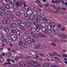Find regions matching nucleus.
I'll return each mask as SVG.
<instances>
[{
    "label": "nucleus",
    "mask_w": 67,
    "mask_h": 67,
    "mask_svg": "<svg viewBox=\"0 0 67 67\" xmlns=\"http://www.w3.org/2000/svg\"><path fill=\"white\" fill-rule=\"evenodd\" d=\"M31 64L34 66V67H38L41 66V64L38 63L36 61H32L31 62Z\"/></svg>",
    "instance_id": "f257e3e1"
},
{
    "label": "nucleus",
    "mask_w": 67,
    "mask_h": 67,
    "mask_svg": "<svg viewBox=\"0 0 67 67\" xmlns=\"http://www.w3.org/2000/svg\"><path fill=\"white\" fill-rule=\"evenodd\" d=\"M58 36L59 37H60L62 39H64V38H66L67 37V35L64 34H59Z\"/></svg>",
    "instance_id": "f03ea898"
},
{
    "label": "nucleus",
    "mask_w": 67,
    "mask_h": 67,
    "mask_svg": "<svg viewBox=\"0 0 67 67\" xmlns=\"http://www.w3.org/2000/svg\"><path fill=\"white\" fill-rule=\"evenodd\" d=\"M11 38L12 40L13 41H15L18 38L16 35H12L11 36Z\"/></svg>",
    "instance_id": "7ed1b4c3"
},
{
    "label": "nucleus",
    "mask_w": 67,
    "mask_h": 67,
    "mask_svg": "<svg viewBox=\"0 0 67 67\" xmlns=\"http://www.w3.org/2000/svg\"><path fill=\"white\" fill-rule=\"evenodd\" d=\"M10 26L11 27H12V28L14 29L16 27L17 25H16V24L13 23L10 24Z\"/></svg>",
    "instance_id": "20e7f679"
},
{
    "label": "nucleus",
    "mask_w": 67,
    "mask_h": 67,
    "mask_svg": "<svg viewBox=\"0 0 67 67\" xmlns=\"http://www.w3.org/2000/svg\"><path fill=\"white\" fill-rule=\"evenodd\" d=\"M20 4L21 5H23V4H24V6L25 7H26V4H25V2L24 1H21L20 2Z\"/></svg>",
    "instance_id": "39448f33"
},
{
    "label": "nucleus",
    "mask_w": 67,
    "mask_h": 67,
    "mask_svg": "<svg viewBox=\"0 0 67 67\" xmlns=\"http://www.w3.org/2000/svg\"><path fill=\"white\" fill-rule=\"evenodd\" d=\"M42 47V45L40 44H38L35 47V49H39V48H41Z\"/></svg>",
    "instance_id": "423d86ee"
},
{
    "label": "nucleus",
    "mask_w": 67,
    "mask_h": 67,
    "mask_svg": "<svg viewBox=\"0 0 67 67\" xmlns=\"http://www.w3.org/2000/svg\"><path fill=\"white\" fill-rule=\"evenodd\" d=\"M30 18L31 20L34 21V20H36V17L35 16H31Z\"/></svg>",
    "instance_id": "0eeeda50"
},
{
    "label": "nucleus",
    "mask_w": 67,
    "mask_h": 67,
    "mask_svg": "<svg viewBox=\"0 0 67 67\" xmlns=\"http://www.w3.org/2000/svg\"><path fill=\"white\" fill-rule=\"evenodd\" d=\"M7 16L8 18H10L13 16H14V14H12L9 15V14H7Z\"/></svg>",
    "instance_id": "6e6552de"
},
{
    "label": "nucleus",
    "mask_w": 67,
    "mask_h": 67,
    "mask_svg": "<svg viewBox=\"0 0 67 67\" xmlns=\"http://www.w3.org/2000/svg\"><path fill=\"white\" fill-rule=\"evenodd\" d=\"M24 16H26V18L27 20H29V18H30V17L29 16L30 15L29 14H26V13H25L24 14Z\"/></svg>",
    "instance_id": "1a4fd4ad"
},
{
    "label": "nucleus",
    "mask_w": 67,
    "mask_h": 67,
    "mask_svg": "<svg viewBox=\"0 0 67 67\" xmlns=\"http://www.w3.org/2000/svg\"><path fill=\"white\" fill-rule=\"evenodd\" d=\"M42 27H45L46 26V24L42 22L40 23Z\"/></svg>",
    "instance_id": "9d476101"
},
{
    "label": "nucleus",
    "mask_w": 67,
    "mask_h": 67,
    "mask_svg": "<svg viewBox=\"0 0 67 67\" xmlns=\"http://www.w3.org/2000/svg\"><path fill=\"white\" fill-rule=\"evenodd\" d=\"M39 36L41 38H43V37H45V36L42 33H40L39 35Z\"/></svg>",
    "instance_id": "9b49d317"
},
{
    "label": "nucleus",
    "mask_w": 67,
    "mask_h": 67,
    "mask_svg": "<svg viewBox=\"0 0 67 67\" xmlns=\"http://www.w3.org/2000/svg\"><path fill=\"white\" fill-rule=\"evenodd\" d=\"M11 54L10 52H9L6 54V56L7 57H11Z\"/></svg>",
    "instance_id": "f8f14e48"
},
{
    "label": "nucleus",
    "mask_w": 67,
    "mask_h": 67,
    "mask_svg": "<svg viewBox=\"0 0 67 67\" xmlns=\"http://www.w3.org/2000/svg\"><path fill=\"white\" fill-rule=\"evenodd\" d=\"M0 10L2 11H5V8L4 7H1L0 8Z\"/></svg>",
    "instance_id": "ddd939ff"
},
{
    "label": "nucleus",
    "mask_w": 67,
    "mask_h": 67,
    "mask_svg": "<svg viewBox=\"0 0 67 67\" xmlns=\"http://www.w3.org/2000/svg\"><path fill=\"white\" fill-rule=\"evenodd\" d=\"M32 26V23H27L26 24V27H28L29 26Z\"/></svg>",
    "instance_id": "4468645a"
},
{
    "label": "nucleus",
    "mask_w": 67,
    "mask_h": 67,
    "mask_svg": "<svg viewBox=\"0 0 67 67\" xmlns=\"http://www.w3.org/2000/svg\"><path fill=\"white\" fill-rule=\"evenodd\" d=\"M4 30L5 32H7V33H8V32H9V29L7 28H5L4 29Z\"/></svg>",
    "instance_id": "2eb2a0df"
},
{
    "label": "nucleus",
    "mask_w": 67,
    "mask_h": 67,
    "mask_svg": "<svg viewBox=\"0 0 67 67\" xmlns=\"http://www.w3.org/2000/svg\"><path fill=\"white\" fill-rule=\"evenodd\" d=\"M33 37L37 38L38 37V35L37 34H34L33 35Z\"/></svg>",
    "instance_id": "dca6fc26"
},
{
    "label": "nucleus",
    "mask_w": 67,
    "mask_h": 67,
    "mask_svg": "<svg viewBox=\"0 0 67 67\" xmlns=\"http://www.w3.org/2000/svg\"><path fill=\"white\" fill-rule=\"evenodd\" d=\"M16 15L17 16H21V14L20 12H17L16 13Z\"/></svg>",
    "instance_id": "f3484780"
},
{
    "label": "nucleus",
    "mask_w": 67,
    "mask_h": 67,
    "mask_svg": "<svg viewBox=\"0 0 67 67\" xmlns=\"http://www.w3.org/2000/svg\"><path fill=\"white\" fill-rule=\"evenodd\" d=\"M10 6L8 4H6L5 6V9H9V8H10Z\"/></svg>",
    "instance_id": "a211bd4d"
},
{
    "label": "nucleus",
    "mask_w": 67,
    "mask_h": 67,
    "mask_svg": "<svg viewBox=\"0 0 67 67\" xmlns=\"http://www.w3.org/2000/svg\"><path fill=\"white\" fill-rule=\"evenodd\" d=\"M26 7H27V11L26 12V14H29V9H30V7L29 6H26Z\"/></svg>",
    "instance_id": "6ab92c4d"
},
{
    "label": "nucleus",
    "mask_w": 67,
    "mask_h": 67,
    "mask_svg": "<svg viewBox=\"0 0 67 67\" xmlns=\"http://www.w3.org/2000/svg\"><path fill=\"white\" fill-rule=\"evenodd\" d=\"M19 12L20 13V14H24V11L22 9L20 10L19 11Z\"/></svg>",
    "instance_id": "aec40b11"
},
{
    "label": "nucleus",
    "mask_w": 67,
    "mask_h": 67,
    "mask_svg": "<svg viewBox=\"0 0 67 67\" xmlns=\"http://www.w3.org/2000/svg\"><path fill=\"white\" fill-rule=\"evenodd\" d=\"M43 67H49V65L47 63L44 64L43 65Z\"/></svg>",
    "instance_id": "412c9836"
},
{
    "label": "nucleus",
    "mask_w": 67,
    "mask_h": 67,
    "mask_svg": "<svg viewBox=\"0 0 67 67\" xmlns=\"http://www.w3.org/2000/svg\"><path fill=\"white\" fill-rule=\"evenodd\" d=\"M12 20L13 21H17V20L18 19H17V18H16V17H14L12 18Z\"/></svg>",
    "instance_id": "4be33fe9"
},
{
    "label": "nucleus",
    "mask_w": 67,
    "mask_h": 67,
    "mask_svg": "<svg viewBox=\"0 0 67 67\" xmlns=\"http://www.w3.org/2000/svg\"><path fill=\"white\" fill-rule=\"evenodd\" d=\"M35 26L36 27V28L37 29H41V27L40 26V25L38 24H36Z\"/></svg>",
    "instance_id": "5701e85b"
},
{
    "label": "nucleus",
    "mask_w": 67,
    "mask_h": 67,
    "mask_svg": "<svg viewBox=\"0 0 67 67\" xmlns=\"http://www.w3.org/2000/svg\"><path fill=\"white\" fill-rule=\"evenodd\" d=\"M36 20V23H40L41 22V20H40V19H37V17Z\"/></svg>",
    "instance_id": "b1692460"
},
{
    "label": "nucleus",
    "mask_w": 67,
    "mask_h": 67,
    "mask_svg": "<svg viewBox=\"0 0 67 67\" xmlns=\"http://www.w3.org/2000/svg\"><path fill=\"white\" fill-rule=\"evenodd\" d=\"M51 27H51V26L49 25H46V27L47 29H51Z\"/></svg>",
    "instance_id": "393cba45"
},
{
    "label": "nucleus",
    "mask_w": 67,
    "mask_h": 67,
    "mask_svg": "<svg viewBox=\"0 0 67 67\" xmlns=\"http://www.w3.org/2000/svg\"><path fill=\"white\" fill-rule=\"evenodd\" d=\"M23 43L22 41H20L19 42V45H20V46H22V45H23Z\"/></svg>",
    "instance_id": "a878e982"
},
{
    "label": "nucleus",
    "mask_w": 67,
    "mask_h": 67,
    "mask_svg": "<svg viewBox=\"0 0 67 67\" xmlns=\"http://www.w3.org/2000/svg\"><path fill=\"white\" fill-rule=\"evenodd\" d=\"M17 30L18 31H21L22 29L20 26H18L17 27Z\"/></svg>",
    "instance_id": "bb28decb"
},
{
    "label": "nucleus",
    "mask_w": 67,
    "mask_h": 67,
    "mask_svg": "<svg viewBox=\"0 0 67 67\" xmlns=\"http://www.w3.org/2000/svg\"><path fill=\"white\" fill-rule=\"evenodd\" d=\"M7 24H9L11 23V21L10 20H6Z\"/></svg>",
    "instance_id": "cd10ccee"
},
{
    "label": "nucleus",
    "mask_w": 67,
    "mask_h": 67,
    "mask_svg": "<svg viewBox=\"0 0 67 67\" xmlns=\"http://www.w3.org/2000/svg\"><path fill=\"white\" fill-rule=\"evenodd\" d=\"M55 23L54 22L51 23H50L49 25L51 26H54L55 25Z\"/></svg>",
    "instance_id": "c85d7f7f"
},
{
    "label": "nucleus",
    "mask_w": 67,
    "mask_h": 67,
    "mask_svg": "<svg viewBox=\"0 0 67 67\" xmlns=\"http://www.w3.org/2000/svg\"><path fill=\"white\" fill-rule=\"evenodd\" d=\"M16 31L15 29H13L11 31V32L12 33H15Z\"/></svg>",
    "instance_id": "c756f323"
},
{
    "label": "nucleus",
    "mask_w": 67,
    "mask_h": 67,
    "mask_svg": "<svg viewBox=\"0 0 67 67\" xmlns=\"http://www.w3.org/2000/svg\"><path fill=\"white\" fill-rule=\"evenodd\" d=\"M2 22L4 24H7V20H3Z\"/></svg>",
    "instance_id": "7c9ffc66"
},
{
    "label": "nucleus",
    "mask_w": 67,
    "mask_h": 67,
    "mask_svg": "<svg viewBox=\"0 0 67 67\" xmlns=\"http://www.w3.org/2000/svg\"><path fill=\"white\" fill-rule=\"evenodd\" d=\"M42 30L43 32H45V31H46V30H47V29L45 27H42Z\"/></svg>",
    "instance_id": "2f4dec72"
},
{
    "label": "nucleus",
    "mask_w": 67,
    "mask_h": 67,
    "mask_svg": "<svg viewBox=\"0 0 67 67\" xmlns=\"http://www.w3.org/2000/svg\"><path fill=\"white\" fill-rule=\"evenodd\" d=\"M17 23H18V24H21V23H22V21H21V20H17Z\"/></svg>",
    "instance_id": "473e14b6"
},
{
    "label": "nucleus",
    "mask_w": 67,
    "mask_h": 67,
    "mask_svg": "<svg viewBox=\"0 0 67 67\" xmlns=\"http://www.w3.org/2000/svg\"><path fill=\"white\" fill-rule=\"evenodd\" d=\"M31 31H33V32H34V31L36 30V29L33 27H31Z\"/></svg>",
    "instance_id": "72a5a7b5"
},
{
    "label": "nucleus",
    "mask_w": 67,
    "mask_h": 67,
    "mask_svg": "<svg viewBox=\"0 0 67 67\" xmlns=\"http://www.w3.org/2000/svg\"><path fill=\"white\" fill-rule=\"evenodd\" d=\"M16 34L18 36H19L21 35V32L19 31H17L16 32Z\"/></svg>",
    "instance_id": "f704fd0d"
},
{
    "label": "nucleus",
    "mask_w": 67,
    "mask_h": 67,
    "mask_svg": "<svg viewBox=\"0 0 67 67\" xmlns=\"http://www.w3.org/2000/svg\"><path fill=\"white\" fill-rule=\"evenodd\" d=\"M59 12H60V10H57L55 11L54 13L56 14H58Z\"/></svg>",
    "instance_id": "c9c22d12"
},
{
    "label": "nucleus",
    "mask_w": 67,
    "mask_h": 67,
    "mask_svg": "<svg viewBox=\"0 0 67 67\" xmlns=\"http://www.w3.org/2000/svg\"><path fill=\"white\" fill-rule=\"evenodd\" d=\"M55 30H57V29L58 28V27L57 25H55L53 26Z\"/></svg>",
    "instance_id": "e433bc0d"
},
{
    "label": "nucleus",
    "mask_w": 67,
    "mask_h": 67,
    "mask_svg": "<svg viewBox=\"0 0 67 67\" xmlns=\"http://www.w3.org/2000/svg\"><path fill=\"white\" fill-rule=\"evenodd\" d=\"M33 15L34 16H37V12H34L33 13Z\"/></svg>",
    "instance_id": "4c0bfd02"
},
{
    "label": "nucleus",
    "mask_w": 67,
    "mask_h": 67,
    "mask_svg": "<svg viewBox=\"0 0 67 67\" xmlns=\"http://www.w3.org/2000/svg\"><path fill=\"white\" fill-rule=\"evenodd\" d=\"M24 63V61H23L21 60L20 61V63H19V64H20V65H21L23 64Z\"/></svg>",
    "instance_id": "58836bf2"
},
{
    "label": "nucleus",
    "mask_w": 67,
    "mask_h": 67,
    "mask_svg": "<svg viewBox=\"0 0 67 67\" xmlns=\"http://www.w3.org/2000/svg\"><path fill=\"white\" fill-rule=\"evenodd\" d=\"M27 38H28V37L26 36H24L23 37L24 39L25 40H27Z\"/></svg>",
    "instance_id": "ea45409f"
},
{
    "label": "nucleus",
    "mask_w": 67,
    "mask_h": 67,
    "mask_svg": "<svg viewBox=\"0 0 67 67\" xmlns=\"http://www.w3.org/2000/svg\"><path fill=\"white\" fill-rule=\"evenodd\" d=\"M30 8L31 10H34L35 8L33 6H30Z\"/></svg>",
    "instance_id": "a19ab883"
},
{
    "label": "nucleus",
    "mask_w": 67,
    "mask_h": 67,
    "mask_svg": "<svg viewBox=\"0 0 67 67\" xmlns=\"http://www.w3.org/2000/svg\"><path fill=\"white\" fill-rule=\"evenodd\" d=\"M47 31L48 33H49V34H51V33L52 32V30H47Z\"/></svg>",
    "instance_id": "79ce46f5"
},
{
    "label": "nucleus",
    "mask_w": 67,
    "mask_h": 67,
    "mask_svg": "<svg viewBox=\"0 0 67 67\" xmlns=\"http://www.w3.org/2000/svg\"><path fill=\"white\" fill-rule=\"evenodd\" d=\"M12 3H13V4H15L16 3V0H12Z\"/></svg>",
    "instance_id": "37998d69"
},
{
    "label": "nucleus",
    "mask_w": 67,
    "mask_h": 67,
    "mask_svg": "<svg viewBox=\"0 0 67 67\" xmlns=\"http://www.w3.org/2000/svg\"><path fill=\"white\" fill-rule=\"evenodd\" d=\"M27 65L28 66H29V67H31V64L29 62L27 63Z\"/></svg>",
    "instance_id": "c03bdc74"
},
{
    "label": "nucleus",
    "mask_w": 67,
    "mask_h": 67,
    "mask_svg": "<svg viewBox=\"0 0 67 67\" xmlns=\"http://www.w3.org/2000/svg\"><path fill=\"white\" fill-rule=\"evenodd\" d=\"M4 62V59L3 58L0 59V63H2Z\"/></svg>",
    "instance_id": "a18cd8bd"
},
{
    "label": "nucleus",
    "mask_w": 67,
    "mask_h": 67,
    "mask_svg": "<svg viewBox=\"0 0 67 67\" xmlns=\"http://www.w3.org/2000/svg\"><path fill=\"white\" fill-rule=\"evenodd\" d=\"M21 26L24 27V26H25V23H22L21 24Z\"/></svg>",
    "instance_id": "49530a36"
},
{
    "label": "nucleus",
    "mask_w": 67,
    "mask_h": 67,
    "mask_svg": "<svg viewBox=\"0 0 67 67\" xmlns=\"http://www.w3.org/2000/svg\"><path fill=\"white\" fill-rule=\"evenodd\" d=\"M31 41L32 42V43H35V40L34 38H32L31 40Z\"/></svg>",
    "instance_id": "de8ad7c7"
},
{
    "label": "nucleus",
    "mask_w": 67,
    "mask_h": 67,
    "mask_svg": "<svg viewBox=\"0 0 67 67\" xmlns=\"http://www.w3.org/2000/svg\"><path fill=\"white\" fill-rule=\"evenodd\" d=\"M19 58L18 57L17 58H16L15 59V60L16 62H18V60H19Z\"/></svg>",
    "instance_id": "09e8293b"
},
{
    "label": "nucleus",
    "mask_w": 67,
    "mask_h": 67,
    "mask_svg": "<svg viewBox=\"0 0 67 67\" xmlns=\"http://www.w3.org/2000/svg\"><path fill=\"white\" fill-rule=\"evenodd\" d=\"M13 8L14 9H15L16 10L18 9V7L16 6L15 5L13 6Z\"/></svg>",
    "instance_id": "8fccbe9b"
},
{
    "label": "nucleus",
    "mask_w": 67,
    "mask_h": 67,
    "mask_svg": "<svg viewBox=\"0 0 67 67\" xmlns=\"http://www.w3.org/2000/svg\"><path fill=\"white\" fill-rule=\"evenodd\" d=\"M27 43L28 44H31L32 43V42H31V41H30L28 40Z\"/></svg>",
    "instance_id": "3c124183"
},
{
    "label": "nucleus",
    "mask_w": 67,
    "mask_h": 67,
    "mask_svg": "<svg viewBox=\"0 0 67 67\" xmlns=\"http://www.w3.org/2000/svg\"><path fill=\"white\" fill-rule=\"evenodd\" d=\"M3 13L2 12L0 11V15H1V16H3Z\"/></svg>",
    "instance_id": "603ef678"
},
{
    "label": "nucleus",
    "mask_w": 67,
    "mask_h": 67,
    "mask_svg": "<svg viewBox=\"0 0 67 67\" xmlns=\"http://www.w3.org/2000/svg\"><path fill=\"white\" fill-rule=\"evenodd\" d=\"M51 45H52V46H56V45L55 43H51Z\"/></svg>",
    "instance_id": "864d4df0"
},
{
    "label": "nucleus",
    "mask_w": 67,
    "mask_h": 67,
    "mask_svg": "<svg viewBox=\"0 0 67 67\" xmlns=\"http://www.w3.org/2000/svg\"><path fill=\"white\" fill-rule=\"evenodd\" d=\"M40 15H43L44 14V13L43 12H41L40 13Z\"/></svg>",
    "instance_id": "5fc2aeb1"
},
{
    "label": "nucleus",
    "mask_w": 67,
    "mask_h": 67,
    "mask_svg": "<svg viewBox=\"0 0 67 67\" xmlns=\"http://www.w3.org/2000/svg\"><path fill=\"white\" fill-rule=\"evenodd\" d=\"M26 22H27V23H30L31 21H30V20L29 19H27L26 20Z\"/></svg>",
    "instance_id": "6e6d98bb"
},
{
    "label": "nucleus",
    "mask_w": 67,
    "mask_h": 67,
    "mask_svg": "<svg viewBox=\"0 0 67 67\" xmlns=\"http://www.w3.org/2000/svg\"><path fill=\"white\" fill-rule=\"evenodd\" d=\"M40 55H41V56H43V57H44V56H45V55L44 54H43L42 53H40Z\"/></svg>",
    "instance_id": "4d7b16f0"
},
{
    "label": "nucleus",
    "mask_w": 67,
    "mask_h": 67,
    "mask_svg": "<svg viewBox=\"0 0 67 67\" xmlns=\"http://www.w3.org/2000/svg\"><path fill=\"white\" fill-rule=\"evenodd\" d=\"M10 34L9 33H8L7 34V37H9L10 36Z\"/></svg>",
    "instance_id": "13d9d810"
},
{
    "label": "nucleus",
    "mask_w": 67,
    "mask_h": 67,
    "mask_svg": "<svg viewBox=\"0 0 67 67\" xmlns=\"http://www.w3.org/2000/svg\"><path fill=\"white\" fill-rule=\"evenodd\" d=\"M46 23H49L51 22V21H50V20H46Z\"/></svg>",
    "instance_id": "bf43d9fd"
},
{
    "label": "nucleus",
    "mask_w": 67,
    "mask_h": 67,
    "mask_svg": "<svg viewBox=\"0 0 67 67\" xmlns=\"http://www.w3.org/2000/svg\"><path fill=\"white\" fill-rule=\"evenodd\" d=\"M41 29V28H36V30L37 31V32H39Z\"/></svg>",
    "instance_id": "052dcab7"
},
{
    "label": "nucleus",
    "mask_w": 67,
    "mask_h": 67,
    "mask_svg": "<svg viewBox=\"0 0 67 67\" xmlns=\"http://www.w3.org/2000/svg\"><path fill=\"white\" fill-rule=\"evenodd\" d=\"M7 12L8 13H12L13 12L12 10H7Z\"/></svg>",
    "instance_id": "680f3d73"
},
{
    "label": "nucleus",
    "mask_w": 67,
    "mask_h": 67,
    "mask_svg": "<svg viewBox=\"0 0 67 67\" xmlns=\"http://www.w3.org/2000/svg\"><path fill=\"white\" fill-rule=\"evenodd\" d=\"M1 38H5V36L4 35H1Z\"/></svg>",
    "instance_id": "e2e57ef3"
},
{
    "label": "nucleus",
    "mask_w": 67,
    "mask_h": 67,
    "mask_svg": "<svg viewBox=\"0 0 67 67\" xmlns=\"http://www.w3.org/2000/svg\"><path fill=\"white\" fill-rule=\"evenodd\" d=\"M23 47H24V48H27V46L26 45H24L23 46Z\"/></svg>",
    "instance_id": "0e129e2a"
},
{
    "label": "nucleus",
    "mask_w": 67,
    "mask_h": 67,
    "mask_svg": "<svg viewBox=\"0 0 67 67\" xmlns=\"http://www.w3.org/2000/svg\"><path fill=\"white\" fill-rule=\"evenodd\" d=\"M13 67H18V65L17 64H14L13 65Z\"/></svg>",
    "instance_id": "69168bd1"
},
{
    "label": "nucleus",
    "mask_w": 67,
    "mask_h": 67,
    "mask_svg": "<svg viewBox=\"0 0 67 67\" xmlns=\"http://www.w3.org/2000/svg\"><path fill=\"white\" fill-rule=\"evenodd\" d=\"M11 51L12 52H13V53H14V54H15V53H16V52L15 50H12Z\"/></svg>",
    "instance_id": "338daca9"
},
{
    "label": "nucleus",
    "mask_w": 67,
    "mask_h": 67,
    "mask_svg": "<svg viewBox=\"0 0 67 67\" xmlns=\"http://www.w3.org/2000/svg\"><path fill=\"white\" fill-rule=\"evenodd\" d=\"M22 30L23 31H25L26 30V28H22Z\"/></svg>",
    "instance_id": "774afa93"
}]
</instances>
